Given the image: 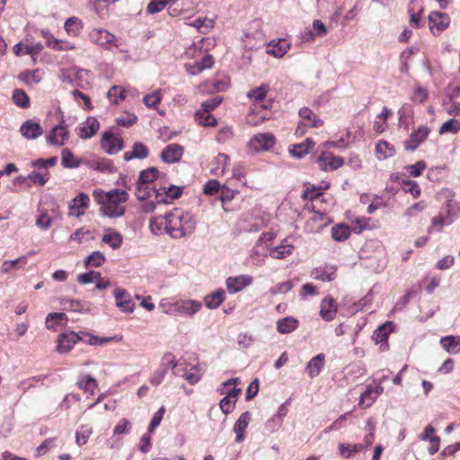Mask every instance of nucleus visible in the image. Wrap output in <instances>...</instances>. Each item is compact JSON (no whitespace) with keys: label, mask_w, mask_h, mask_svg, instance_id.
<instances>
[{"label":"nucleus","mask_w":460,"mask_h":460,"mask_svg":"<svg viewBox=\"0 0 460 460\" xmlns=\"http://www.w3.org/2000/svg\"><path fill=\"white\" fill-rule=\"evenodd\" d=\"M336 267L332 265H324L315 268L311 276L314 279L321 281H332L336 277Z\"/></svg>","instance_id":"6ab92c4d"},{"label":"nucleus","mask_w":460,"mask_h":460,"mask_svg":"<svg viewBox=\"0 0 460 460\" xmlns=\"http://www.w3.org/2000/svg\"><path fill=\"white\" fill-rule=\"evenodd\" d=\"M102 241L110 245L112 249H118L122 243V236L117 231L106 230Z\"/></svg>","instance_id":"c9c22d12"},{"label":"nucleus","mask_w":460,"mask_h":460,"mask_svg":"<svg viewBox=\"0 0 460 460\" xmlns=\"http://www.w3.org/2000/svg\"><path fill=\"white\" fill-rule=\"evenodd\" d=\"M22 135L27 139H35L42 134V128L38 122L31 119L25 121L20 128Z\"/></svg>","instance_id":"4be33fe9"},{"label":"nucleus","mask_w":460,"mask_h":460,"mask_svg":"<svg viewBox=\"0 0 460 460\" xmlns=\"http://www.w3.org/2000/svg\"><path fill=\"white\" fill-rule=\"evenodd\" d=\"M148 155V148L142 143H135L132 151L124 154V159L129 161L131 159H144Z\"/></svg>","instance_id":"473e14b6"},{"label":"nucleus","mask_w":460,"mask_h":460,"mask_svg":"<svg viewBox=\"0 0 460 460\" xmlns=\"http://www.w3.org/2000/svg\"><path fill=\"white\" fill-rule=\"evenodd\" d=\"M93 197L101 205V212L109 217H119L125 214L124 203L128 199L126 190L115 189L108 192L95 190Z\"/></svg>","instance_id":"f03ea898"},{"label":"nucleus","mask_w":460,"mask_h":460,"mask_svg":"<svg viewBox=\"0 0 460 460\" xmlns=\"http://www.w3.org/2000/svg\"><path fill=\"white\" fill-rule=\"evenodd\" d=\"M403 190L406 193H410L414 199H417L420 195V188L419 184L411 180L403 181Z\"/></svg>","instance_id":"680f3d73"},{"label":"nucleus","mask_w":460,"mask_h":460,"mask_svg":"<svg viewBox=\"0 0 460 460\" xmlns=\"http://www.w3.org/2000/svg\"><path fill=\"white\" fill-rule=\"evenodd\" d=\"M61 164L66 168H77L81 161L77 159L69 149H63L61 154Z\"/></svg>","instance_id":"e433bc0d"},{"label":"nucleus","mask_w":460,"mask_h":460,"mask_svg":"<svg viewBox=\"0 0 460 460\" xmlns=\"http://www.w3.org/2000/svg\"><path fill=\"white\" fill-rule=\"evenodd\" d=\"M395 154V148L389 142L380 140L376 145V155L378 160H385L394 156Z\"/></svg>","instance_id":"a878e982"},{"label":"nucleus","mask_w":460,"mask_h":460,"mask_svg":"<svg viewBox=\"0 0 460 460\" xmlns=\"http://www.w3.org/2000/svg\"><path fill=\"white\" fill-rule=\"evenodd\" d=\"M149 228L154 234L166 233L172 238L181 239L194 233L196 220L190 212L176 208L164 216L151 217Z\"/></svg>","instance_id":"f257e3e1"},{"label":"nucleus","mask_w":460,"mask_h":460,"mask_svg":"<svg viewBox=\"0 0 460 460\" xmlns=\"http://www.w3.org/2000/svg\"><path fill=\"white\" fill-rule=\"evenodd\" d=\"M79 340L83 337L74 332L62 333L58 336L57 349L59 353H67Z\"/></svg>","instance_id":"9b49d317"},{"label":"nucleus","mask_w":460,"mask_h":460,"mask_svg":"<svg viewBox=\"0 0 460 460\" xmlns=\"http://www.w3.org/2000/svg\"><path fill=\"white\" fill-rule=\"evenodd\" d=\"M429 133V129L427 127H420L411 134V138L405 142V148L411 151L415 150L427 138Z\"/></svg>","instance_id":"a211bd4d"},{"label":"nucleus","mask_w":460,"mask_h":460,"mask_svg":"<svg viewBox=\"0 0 460 460\" xmlns=\"http://www.w3.org/2000/svg\"><path fill=\"white\" fill-rule=\"evenodd\" d=\"M107 97L111 103L117 104L119 100L125 99V91L120 86H112L107 93Z\"/></svg>","instance_id":"6e6d98bb"},{"label":"nucleus","mask_w":460,"mask_h":460,"mask_svg":"<svg viewBox=\"0 0 460 460\" xmlns=\"http://www.w3.org/2000/svg\"><path fill=\"white\" fill-rule=\"evenodd\" d=\"M391 330V323H387L379 326L373 333V340L376 343L385 344L387 341L389 332Z\"/></svg>","instance_id":"4c0bfd02"},{"label":"nucleus","mask_w":460,"mask_h":460,"mask_svg":"<svg viewBox=\"0 0 460 460\" xmlns=\"http://www.w3.org/2000/svg\"><path fill=\"white\" fill-rule=\"evenodd\" d=\"M290 49V44L286 40H279L278 41H271L267 47V53L275 57L282 58Z\"/></svg>","instance_id":"5701e85b"},{"label":"nucleus","mask_w":460,"mask_h":460,"mask_svg":"<svg viewBox=\"0 0 460 460\" xmlns=\"http://www.w3.org/2000/svg\"><path fill=\"white\" fill-rule=\"evenodd\" d=\"M19 78L26 84H38L41 80V73L39 69L22 73Z\"/></svg>","instance_id":"3c124183"},{"label":"nucleus","mask_w":460,"mask_h":460,"mask_svg":"<svg viewBox=\"0 0 460 460\" xmlns=\"http://www.w3.org/2000/svg\"><path fill=\"white\" fill-rule=\"evenodd\" d=\"M183 155V147L178 144H170L166 146L161 155L160 157L163 162L166 164H174L179 162Z\"/></svg>","instance_id":"9d476101"},{"label":"nucleus","mask_w":460,"mask_h":460,"mask_svg":"<svg viewBox=\"0 0 460 460\" xmlns=\"http://www.w3.org/2000/svg\"><path fill=\"white\" fill-rule=\"evenodd\" d=\"M450 23V18L446 13L431 12L429 15V25L434 35L444 31Z\"/></svg>","instance_id":"423d86ee"},{"label":"nucleus","mask_w":460,"mask_h":460,"mask_svg":"<svg viewBox=\"0 0 460 460\" xmlns=\"http://www.w3.org/2000/svg\"><path fill=\"white\" fill-rule=\"evenodd\" d=\"M455 196V192L448 189H443L438 194L443 202L442 210L456 219L460 216V201L456 200Z\"/></svg>","instance_id":"39448f33"},{"label":"nucleus","mask_w":460,"mask_h":460,"mask_svg":"<svg viewBox=\"0 0 460 460\" xmlns=\"http://www.w3.org/2000/svg\"><path fill=\"white\" fill-rule=\"evenodd\" d=\"M350 234L349 228L344 225H338L332 229V236L335 241H344Z\"/></svg>","instance_id":"864d4df0"},{"label":"nucleus","mask_w":460,"mask_h":460,"mask_svg":"<svg viewBox=\"0 0 460 460\" xmlns=\"http://www.w3.org/2000/svg\"><path fill=\"white\" fill-rule=\"evenodd\" d=\"M226 299V293L223 289H217L205 296L204 302L208 308L217 309Z\"/></svg>","instance_id":"c85d7f7f"},{"label":"nucleus","mask_w":460,"mask_h":460,"mask_svg":"<svg viewBox=\"0 0 460 460\" xmlns=\"http://www.w3.org/2000/svg\"><path fill=\"white\" fill-rule=\"evenodd\" d=\"M293 284L291 281H285L279 283L273 287H271L269 290L270 294L272 296L279 295V294H286L290 289H292Z\"/></svg>","instance_id":"69168bd1"},{"label":"nucleus","mask_w":460,"mask_h":460,"mask_svg":"<svg viewBox=\"0 0 460 460\" xmlns=\"http://www.w3.org/2000/svg\"><path fill=\"white\" fill-rule=\"evenodd\" d=\"M90 38L93 42L102 47H109L115 41V36L103 29L93 30Z\"/></svg>","instance_id":"f3484780"},{"label":"nucleus","mask_w":460,"mask_h":460,"mask_svg":"<svg viewBox=\"0 0 460 460\" xmlns=\"http://www.w3.org/2000/svg\"><path fill=\"white\" fill-rule=\"evenodd\" d=\"M427 208V203L424 200H420L410 206L403 213V216L407 218L415 217L419 216Z\"/></svg>","instance_id":"603ef678"},{"label":"nucleus","mask_w":460,"mask_h":460,"mask_svg":"<svg viewBox=\"0 0 460 460\" xmlns=\"http://www.w3.org/2000/svg\"><path fill=\"white\" fill-rule=\"evenodd\" d=\"M159 171L155 167H150L139 173L137 183L147 184L157 179Z\"/></svg>","instance_id":"a19ab883"},{"label":"nucleus","mask_w":460,"mask_h":460,"mask_svg":"<svg viewBox=\"0 0 460 460\" xmlns=\"http://www.w3.org/2000/svg\"><path fill=\"white\" fill-rule=\"evenodd\" d=\"M27 263V255L21 256L13 261H4L1 270L4 273L18 270Z\"/></svg>","instance_id":"ea45409f"},{"label":"nucleus","mask_w":460,"mask_h":460,"mask_svg":"<svg viewBox=\"0 0 460 460\" xmlns=\"http://www.w3.org/2000/svg\"><path fill=\"white\" fill-rule=\"evenodd\" d=\"M105 261V256L101 252H93L92 254L86 257L84 264L86 267H100Z\"/></svg>","instance_id":"09e8293b"},{"label":"nucleus","mask_w":460,"mask_h":460,"mask_svg":"<svg viewBox=\"0 0 460 460\" xmlns=\"http://www.w3.org/2000/svg\"><path fill=\"white\" fill-rule=\"evenodd\" d=\"M158 308L161 309L162 313L171 315H179V300L173 301L170 298H162L158 304Z\"/></svg>","instance_id":"7c9ffc66"},{"label":"nucleus","mask_w":460,"mask_h":460,"mask_svg":"<svg viewBox=\"0 0 460 460\" xmlns=\"http://www.w3.org/2000/svg\"><path fill=\"white\" fill-rule=\"evenodd\" d=\"M28 179L33 183L44 185L49 179V173L47 170L44 172H32L28 175Z\"/></svg>","instance_id":"e2e57ef3"},{"label":"nucleus","mask_w":460,"mask_h":460,"mask_svg":"<svg viewBox=\"0 0 460 460\" xmlns=\"http://www.w3.org/2000/svg\"><path fill=\"white\" fill-rule=\"evenodd\" d=\"M314 146V142L311 138H306L303 143L294 145L289 148V154L297 159L303 158Z\"/></svg>","instance_id":"393cba45"},{"label":"nucleus","mask_w":460,"mask_h":460,"mask_svg":"<svg viewBox=\"0 0 460 460\" xmlns=\"http://www.w3.org/2000/svg\"><path fill=\"white\" fill-rule=\"evenodd\" d=\"M454 221V217H452L448 214H446V212L442 210V212L439 215L434 217L431 219V226L429 229V232H431L432 230H437L440 232L443 226H450Z\"/></svg>","instance_id":"cd10ccee"},{"label":"nucleus","mask_w":460,"mask_h":460,"mask_svg":"<svg viewBox=\"0 0 460 460\" xmlns=\"http://www.w3.org/2000/svg\"><path fill=\"white\" fill-rule=\"evenodd\" d=\"M253 278L252 276L242 274L227 278L226 280V286L230 294H235L242 291L246 287L251 286Z\"/></svg>","instance_id":"6e6552de"},{"label":"nucleus","mask_w":460,"mask_h":460,"mask_svg":"<svg viewBox=\"0 0 460 460\" xmlns=\"http://www.w3.org/2000/svg\"><path fill=\"white\" fill-rule=\"evenodd\" d=\"M89 339L85 341L92 346H102L113 341H119L116 336L113 337H99L93 334H87Z\"/></svg>","instance_id":"4d7b16f0"},{"label":"nucleus","mask_w":460,"mask_h":460,"mask_svg":"<svg viewBox=\"0 0 460 460\" xmlns=\"http://www.w3.org/2000/svg\"><path fill=\"white\" fill-rule=\"evenodd\" d=\"M69 137V132L66 127L63 124H59L54 127L47 139L48 142L53 146H64Z\"/></svg>","instance_id":"f8f14e48"},{"label":"nucleus","mask_w":460,"mask_h":460,"mask_svg":"<svg viewBox=\"0 0 460 460\" xmlns=\"http://www.w3.org/2000/svg\"><path fill=\"white\" fill-rule=\"evenodd\" d=\"M319 168L324 172H332L339 169L344 164V160L341 156L334 155L330 152H323L317 158Z\"/></svg>","instance_id":"0eeeda50"},{"label":"nucleus","mask_w":460,"mask_h":460,"mask_svg":"<svg viewBox=\"0 0 460 460\" xmlns=\"http://www.w3.org/2000/svg\"><path fill=\"white\" fill-rule=\"evenodd\" d=\"M185 55L187 58L194 60L185 64L187 71L193 75L201 73L205 69L211 68L214 65L213 57L202 49V40L193 43L185 51Z\"/></svg>","instance_id":"7ed1b4c3"},{"label":"nucleus","mask_w":460,"mask_h":460,"mask_svg":"<svg viewBox=\"0 0 460 460\" xmlns=\"http://www.w3.org/2000/svg\"><path fill=\"white\" fill-rule=\"evenodd\" d=\"M196 28L201 33H207L214 25L213 20L208 18H197L188 23Z\"/></svg>","instance_id":"a18cd8bd"},{"label":"nucleus","mask_w":460,"mask_h":460,"mask_svg":"<svg viewBox=\"0 0 460 460\" xmlns=\"http://www.w3.org/2000/svg\"><path fill=\"white\" fill-rule=\"evenodd\" d=\"M251 421V413L244 411L241 414L234 425V432L235 433V442L242 443L245 439V429Z\"/></svg>","instance_id":"2eb2a0df"},{"label":"nucleus","mask_w":460,"mask_h":460,"mask_svg":"<svg viewBox=\"0 0 460 460\" xmlns=\"http://www.w3.org/2000/svg\"><path fill=\"white\" fill-rule=\"evenodd\" d=\"M298 322L293 317H285L277 322V330L279 333L287 334L297 328Z\"/></svg>","instance_id":"f704fd0d"},{"label":"nucleus","mask_w":460,"mask_h":460,"mask_svg":"<svg viewBox=\"0 0 460 460\" xmlns=\"http://www.w3.org/2000/svg\"><path fill=\"white\" fill-rule=\"evenodd\" d=\"M131 429V422L126 419H121L113 429V435L128 434Z\"/></svg>","instance_id":"774afa93"},{"label":"nucleus","mask_w":460,"mask_h":460,"mask_svg":"<svg viewBox=\"0 0 460 460\" xmlns=\"http://www.w3.org/2000/svg\"><path fill=\"white\" fill-rule=\"evenodd\" d=\"M364 450V446L362 444H346L341 443L339 445V452L342 457L349 458L353 454L360 452Z\"/></svg>","instance_id":"58836bf2"},{"label":"nucleus","mask_w":460,"mask_h":460,"mask_svg":"<svg viewBox=\"0 0 460 460\" xmlns=\"http://www.w3.org/2000/svg\"><path fill=\"white\" fill-rule=\"evenodd\" d=\"M167 369L168 367H166L165 362H164V364L158 369H156L151 376L150 383L155 386L159 385L164 380L165 375L167 374Z\"/></svg>","instance_id":"052dcab7"},{"label":"nucleus","mask_w":460,"mask_h":460,"mask_svg":"<svg viewBox=\"0 0 460 460\" xmlns=\"http://www.w3.org/2000/svg\"><path fill=\"white\" fill-rule=\"evenodd\" d=\"M460 130V122L455 119H451L444 122L440 128L439 134L443 135L446 133L456 134Z\"/></svg>","instance_id":"5fc2aeb1"},{"label":"nucleus","mask_w":460,"mask_h":460,"mask_svg":"<svg viewBox=\"0 0 460 460\" xmlns=\"http://www.w3.org/2000/svg\"><path fill=\"white\" fill-rule=\"evenodd\" d=\"M66 318V317L64 313H50L46 317V327L49 330H55L56 323H60L62 320Z\"/></svg>","instance_id":"bf43d9fd"},{"label":"nucleus","mask_w":460,"mask_h":460,"mask_svg":"<svg viewBox=\"0 0 460 460\" xmlns=\"http://www.w3.org/2000/svg\"><path fill=\"white\" fill-rule=\"evenodd\" d=\"M99 127V121L93 117H89L76 128L77 135L83 139L90 138L98 131Z\"/></svg>","instance_id":"4468645a"},{"label":"nucleus","mask_w":460,"mask_h":460,"mask_svg":"<svg viewBox=\"0 0 460 460\" xmlns=\"http://www.w3.org/2000/svg\"><path fill=\"white\" fill-rule=\"evenodd\" d=\"M179 315L192 316L201 309L202 304L193 299H181L179 300Z\"/></svg>","instance_id":"aec40b11"},{"label":"nucleus","mask_w":460,"mask_h":460,"mask_svg":"<svg viewBox=\"0 0 460 460\" xmlns=\"http://www.w3.org/2000/svg\"><path fill=\"white\" fill-rule=\"evenodd\" d=\"M426 167L427 165L425 162L419 161L414 164L405 166V170L411 176L418 177L426 169Z\"/></svg>","instance_id":"338daca9"},{"label":"nucleus","mask_w":460,"mask_h":460,"mask_svg":"<svg viewBox=\"0 0 460 460\" xmlns=\"http://www.w3.org/2000/svg\"><path fill=\"white\" fill-rule=\"evenodd\" d=\"M299 116L311 128H319L323 125V120L308 108L300 109Z\"/></svg>","instance_id":"72a5a7b5"},{"label":"nucleus","mask_w":460,"mask_h":460,"mask_svg":"<svg viewBox=\"0 0 460 460\" xmlns=\"http://www.w3.org/2000/svg\"><path fill=\"white\" fill-rule=\"evenodd\" d=\"M42 33L44 38L47 40L48 46L54 49L69 50L75 49L72 43L56 39L49 31H42Z\"/></svg>","instance_id":"c756f323"},{"label":"nucleus","mask_w":460,"mask_h":460,"mask_svg":"<svg viewBox=\"0 0 460 460\" xmlns=\"http://www.w3.org/2000/svg\"><path fill=\"white\" fill-rule=\"evenodd\" d=\"M287 411L288 410L286 405L281 404L278 410V412L267 421L266 427H271V422H276V425L272 427V429H278L282 425V421L287 414Z\"/></svg>","instance_id":"49530a36"},{"label":"nucleus","mask_w":460,"mask_h":460,"mask_svg":"<svg viewBox=\"0 0 460 460\" xmlns=\"http://www.w3.org/2000/svg\"><path fill=\"white\" fill-rule=\"evenodd\" d=\"M66 31L72 36H77L82 30V22L77 17H70L65 22Z\"/></svg>","instance_id":"37998d69"},{"label":"nucleus","mask_w":460,"mask_h":460,"mask_svg":"<svg viewBox=\"0 0 460 460\" xmlns=\"http://www.w3.org/2000/svg\"><path fill=\"white\" fill-rule=\"evenodd\" d=\"M324 365V355L323 353H320L311 358V360L308 362L306 366V371L308 373V376L310 377H315L317 376Z\"/></svg>","instance_id":"bb28decb"},{"label":"nucleus","mask_w":460,"mask_h":460,"mask_svg":"<svg viewBox=\"0 0 460 460\" xmlns=\"http://www.w3.org/2000/svg\"><path fill=\"white\" fill-rule=\"evenodd\" d=\"M196 120L199 124L206 127H214L217 124V119L208 111H197L195 114Z\"/></svg>","instance_id":"79ce46f5"},{"label":"nucleus","mask_w":460,"mask_h":460,"mask_svg":"<svg viewBox=\"0 0 460 460\" xmlns=\"http://www.w3.org/2000/svg\"><path fill=\"white\" fill-rule=\"evenodd\" d=\"M161 91L156 90L144 97V103L148 108H155L161 102Z\"/></svg>","instance_id":"13d9d810"},{"label":"nucleus","mask_w":460,"mask_h":460,"mask_svg":"<svg viewBox=\"0 0 460 460\" xmlns=\"http://www.w3.org/2000/svg\"><path fill=\"white\" fill-rule=\"evenodd\" d=\"M294 249V245L288 240L285 239L278 246H275L269 250V254L273 259L282 260L289 256Z\"/></svg>","instance_id":"412c9836"},{"label":"nucleus","mask_w":460,"mask_h":460,"mask_svg":"<svg viewBox=\"0 0 460 460\" xmlns=\"http://www.w3.org/2000/svg\"><path fill=\"white\" fill-rule=\"evenodd\" d=\"M440 345L450 354H457L460 351V337L446 336L440 339Z\"/></svg>","instance_id":"2f4dec72"},{"label":"nucleus","mask_w":460,"mask_h":460,"mask_svg":"<svg viewBox=\"0 0 460 460\" xmlns=\"http://www.w3.org/2000/svg\"><path fill=\"white\" fill-rule=\"evenodd\" d=\"M337 313V306L334 299L331 297L324 298L321 303L320 314L325 321L332 320Z\"/></svg>","instance_id":"b1692460"},{"label":"nucleus","mask_w":460,"mask_h":460,"mask_svg":"<svg viewBox=\"0 0 460 460\" xmlns=\"http://www.w3.org/2000/svg\"><path fill=\"white\" fill-rule=\"evenodd\" d=\"M90 198L84 193H80L69 204L68 215L70 217H79L84 215L85 210L88 208Z\"/></svg>","instance_id":"1a4fd4ad"},{"label":"nucleus","mask_w":460,"mask_h":460,"mask_svg":"<svg viewBox=\"0 0 460 460\" xmlns=\"http://www.w3.org/2000/svg\"><path fill=\"white\" fill-rule=\"evenodd\" d=\"M275 143L276 138L272 133H258L253 135L248 142V148L253 153L268 151L274 146Z\"/></svg>","instance_id":"20e7f679"},{"label":"nucleus","mask_w":460,"mask_h":460,"mask_svg":"<svg viewBox=\"0 0 460 460\" xmlns=\"http://www.w3.org/2000/svg\"><path fill=\"white\" fill-rule=\"evenodd\" d=\"M86 164L88 165L89 168L96 170V171H100V172H111V168H112L110 161H108L106 159H101V158L89 160L86 162Z\"/></svg>","instance_id":"c03bdc74"},{"label":"nucleus","mask_w":460,"mask_h":460,"mask_svg":"<svg viewBox=\"0 0 460 460\" xmlns=\"http://www.w3.org/2000/svg\"><path fill=\"white\" fill-rule=\"evenodd\" d=\"M376 401L374 390L367 388L364 393L361 394L359 405L365 408L370 407Z\"/></svg>","instance_id":"0e129e2a"},{"label":"nucleus","mask_w":460,"mask_h":460,"mask_svg":"<svg viewBox=\"0 0 460 460\" xmlns=\"http://www.w3.org/2000/svg\"><path fill=\"white\" fill-rule=\"evenodd\" d=\"M102 146L109 155H114L122 149L123 141L120 137L106 132L102 137Z\"/></svg>","instance_id":"ddd939ff"},{"label":"nucleus","mask_w":460,"mask_h":460,"mask_svg":"<svg viewBox=\"0 0 460 460\" xmlns=\"http://www.w3.org/2000/svg\"><path fill=\"white\" fill-rule=\"evenodd\" d=\"M268 91H269V86L267 84H262L259 87L250 90L247 93V97L250 100H252L255 102H261L266 97Z\"/></svg>","instance_id":"8fccbe9b"},{"label":"nucleus","mask_w":460,"mask_h":460,"mask_svg":"<svg viewBox=\"0 0 460 460\" xmlns=\"http://www.w3.org/2000/svg\"><path fill=\"white\" fill-rule=\"evenodd\" d=\"M116 305L125 313H132L135 308V303L130 296L123 289H116L114 291Z\"/></svg>","instance_id":"dca6fc26"},{"label":"nucleus","mask_w":460,"mask_h":460,"mask_svg":"<svg viewBox=\"0 0 460 460\" xmlns=\"http://www.w3.org/2000/svg\"><path fill=\"white\" fill-rule=\"evenodd\" d=\"M12 99L13 102L22 108H27L30 104L29 96L22 89H15L13 93Z\"/></svg>","instance_id":"de8ad7c7"}]
</instances>
